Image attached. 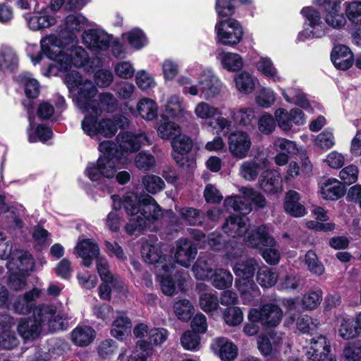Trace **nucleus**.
Wrapping results in <instances>:
<instances>
[{
  "mask_svg": "<svg viewBox=\"0 0 361 361\" xmlns=\"http://www.w3.org/2000/svg\"><path fill=\"white\" fill-rule=\"evenodd\" d=\"M111 212H120L123 207L129 216V223L125 226H149L159 219L164 212L154 197L149 195H139L130 192L121 200L118 195H113Z\"/></svg>",
  "mask_w": 361,
  "mask_h": 361,
  "instance_id": "f257e3e1",
  "label": "nucleus"
},
{
  "mask_svg": "<svg viewBox=\"0 0 361 361\" xmlns=\"http://www.w3.org/2000/svg\"><path fill=\"white\" fill-rule=\"evenodd\" d=\"M58 39L52 37L41 41V50L36 55H31L32 61L36 64L39 63L43 55L55 62V66L59 71H66L72 66L81 68L88 61L87 52L81 47H76L70 51V54L62 49L63 44H56Z\"/></svg>",
  "mask_w": 361,
  "mask_h": 361,
  "instance_id": "f03ea898",
  "label": "nucleus"
},
{
  "mask_svg": "<svg viewBox=\"0 0 361 361\" xmlns=\"http://www.w3.org/2000/svg\"><path fill=\"white\" fill-rule=\"evenodd\" d=\"M98 149L101 154L97 161L88 162L84 174L91 181L99 184L114 178L121 154L116 149V143L111 140L101 142Z\"/></svg>",
  "mask_w": 361,
  "mask_h": 361,
  "instance_id": "7ed1b4c3",
  "label": "nucleus"
},
{
  "mask_svg": "<svg viewBox=\"0 0 361 361\" xmlns=\"http://www.w3.org/2000/svg\"><path fill=\"white\" fill-rule=\"evenodd\" d=\"M128 119L122 115H116L113 118H103L99 120L97 116L86 115L81 123L83 131L91 137L102 135L110 138L114 137L118 130L126 129L128 126Z\"/></svg>",
  "mask_w": 361,
  "mask_h": 361,
  "instance_id": "20e7f679",
  "label": "nucleus"
},
{
  "mask_svg": "<svg viewBox=\"0 0 361 361\" xmlns=\"http://www.w3.org/2000/svg\"><path fill=\"white\" fill-rule=\"evenodd\" d=\"M245 243L247 246L255 248L267 247L262 252L264 259L271 265L279 264L281 253L275 248L276 241L268 234L265 227H250L245 235Z\"/></svg>",
  "mask_w": 361,
  "mask_h": 361,
  "instance_id": "39448f33",
  "label": "nucleus"
},
{
  "mask_svg": "<svg viewBox=\"0 0 361 361\" xmlns=\"http://www.w3.org/2000/svg\"><path fill=\"white\" fill-rule=\"evenodd\" d=\"M216 41L224 46L235 47L242 40L244 32L235 18L221 19L215 25Z\"/></svg>",
  "mask_w": 361,
  "mask_h": 361,
  "instance_id": "423d86ee",
  "label": "nucleus"
},
{
  "mask_svg": "<svg viewBox=\"0 0 361 361\" xmlns=\"http://www.w3.org/2000/svg\"><path fill=\"white\" fill-rule=\"evenodd\" d=\"M282 318L283 310L273 302L261 304L258 308H252L248 313V319L259 322L266 328L277 326Z\"/></svg>",
  "mask_w": 361,
  "mask_h": 361,
  "instance_id": "0eeeda50",
  "label": "nucleus"
},
{
  "mask_svg": "<svg viewBox=\"0 0 361 361\" xmlns=\"http://www.w3.org/2000/svg\"><path fill=\"white\" fill-rule=\"evenodd\" d=\"M38 318L41 319L43 325H47L48 330L51 332L66 330L70 319L67 313L57 312L56 307L49 304L39 305Z\"/></svg>",
  "mask_w": 361,
  "mask_h": 361,
  "instance_id": "6e6552de",
  "label": "nucleus"
},
{
  "mask_svg": "<svg viewBox=\"0 0 361 361\" xmlns=\"http://www.w3.org/2000/svg\"><path fill=\"white\" fill-rule=\"evenodd\" d=\"M224 233H212L208 237V244L215 251H220L224 249L228 250L229 247L234 248L237 244L228 239L229 237L236 238L243 237L245 242V235L249 232L250 227H222Z\"/></svg>",
  "mask_w": 361,
  "mask_h": 361,
  "instance_id": "1a4fd4ad",
  "label": "nucleus"
},
{
  "mask_svg": "<svg viewBox=\"0 0 361 361\" xmlns=\"http://www.w3.org/2000/svg\"><path fill=\"white\" fill-rule=\"evenodd\" d=\"M171 146L173 159L179 166L190 167L195 162L194 157L190 158L188 156L193 147V142L190 137L180 133L172 140Z\"/></svg>",
  "mask_w": 361,
  "mask_h": 361,
  "instance_id": "9d476101",
  "label": "nucleus"
},
{
  "mask_svg": "<svg viewBox=\"0 0 361 361\" xmlns=\"http://www.w3.org/2000/svg\"><path fill=\"white\" fill-rule=\"evenodd\" d=\"M39 306L33 311L32 317L21 318L17 326V331L25 341H34L37 338L42 331V322L38 318Z\"/></svg>",
  "mask_w": 361,
  "mask_h": 361,
  "instance_id": "9b49d317",
  "label": "nucleus"
},
{
  "mask_svg": "<svg viewBox=\"0 0 361 361\" xmlns=\"http://www.w3.org/2000/svg\"><path fill=\"white\" fill-rule=\"evenodd\" d=\"M142 257L146 263L154 264L157 267L161 266V269L165 273L170 272L173 269L171 264H166V255L158 244L145 243L141 247Z\"/></svg>",
  "mask_w": 361,
  "mask_h": 361,
  "instance_id": "f8f14e48",
  "label": "nucleus"
},
{
  "mask_svg": "<svg viewBox=\"0 0 361 361\" xmlns=\"http://www.w3.org/2000/svg\"><path fill=\"white\" fill-rule=\"evenodd\" d=\"M310 347L306 351V355L312 361H336L335 357H329L331 351L330 342L323 335H319L310 340Z\"/></svg>",
  "mask_w": 361,
  "mask_h": 361,
  "instance_id": "ddd939ff",
  "label": "nucleus"
},
{
  "mask_svg": "<svg viewBox=\"0 0 361 361\" xmlns=\"http://www.w3.org/2000/svg\"><path fill=\"white\" fill-rule=\"evenodd\" d=\"M74 253L82 258V264L85 267H91L93 260L101 256L98 243L92 238L79 240L74 248Z\"/></svg>",
  "mask_w": 361,
  "mask_h": 361,
  "instance_id": "4468645a",
  "label": "nucleus"
},
{
  "mask_svg": "<svg viewBox=\"0 0 361 361\" xmlns=\"http://www.w3.org/2000/svg\"><path fill=\"white\" fill-rule=\"evenodd\" d=\"M228 144L229 151L233 157L243 159L247 157L252 142L246 132L235 131L229 135Z\"/></svg>",
  "mask_w": 361,
  "mask_h": 361,
  "instance_id": "2eb2a0df",
  "label": "nucleus"
},
{
  "mask_svg": "<svg viewBox=\"0 0 361 361\" xmlns=\"http://www.w3.org/2000/svg\"><path fill=\"white\" fill-rule=\"evenodd\" d=\"M197 255V247L192 241L187 238H180L177 240L174 257L178 264L188 268Z\"/></svg>",
  "mask_w": 361,
  "mask_h": 361,
  "instance_id": "dca6fc26",
  "label": "nucleus"
},
{
  "mask_svg": "<svg viewBox=\"0 0 361 361\" xmlns=\"http://www.w3.org/2000/svg\"><path fill=\"white\" fill-rule=\"evenodd\" d=\"M33 265V258L29 252L23 250H15L7 263V268L11 272H20L25 274L32 270Z\"/></svg>",
  "mask_w": 361,
  "mask_h": 361,
  "instance_id": "f3484780",
  "label": "nucleus"
},
{
  "mask_svg": "<svg viewBox=\"0 0 361 361\" xmlns=\"http://www.w3.org/2000/svg\"><path fill=\"white\" fill-rule=\"evenodd\" d=\"M260 189L267 195H275L283 190V180L280 173L276 170L264 171L259 179Z\"/></svg>",
  "mask_w": 361,
  "mask_h": 361,
  "instance_id": "a211bd4d",
  "label": "nucleus"
},
{
  "mask_svg": "<svg viewBox=\"0 0 361 361\" xmlns=\"http://www.w3.org/2000/svg\"><path fill=\"white\" fill-rule=\"evenodd\" d=\"M320 5L323 6L326 12V23L334 28H341L345 24L346 20L341 13V1L338 0H322Z\"/></svg>",
  "mask_w": 361,
  "mask_h": 361,
  "instance_id": "6ab92c4d",
  "label": "nucleus"
},
{
  "mask_svg": "<svg viewBox=\"0 0 361 361\" xmlns=\"http://www.w3.org/2000/svg\"><path fill=\"white\" fill-rule=\"evenodd\" d=\"M243 199V196L240 195L227 197L225 199L224 205L226 207L232 208L235 212H239L240 214L229 216L222 226H228L229 223L233 226H246L245 222V213H243V211L247 210V207Z\"/></svg>",
  "mask_w": 361,
  "mask_h": 361,
  "instance_id": "aec40b11",
  "label": "nucleus"
},
{
  "mask_svg": "<svg viewBox=\"0 0 361 361\" xmlns=\"http://www.w3.org/2000/svg\"><path fill=\"white\" fill-rule=\"evenodd\" d=\"M82 39L86 46L92 50H106L111 42V36L104 31L97 29H90L84 31Z\"/></svg>",
  "mask_w": 361,
  "mask_h": 361,
  "instance_id": "412c9836",
  "label": "nucleus"
},
{
  "mask_svg": "<svg viewBox=\"0 0 361 361\" xmlns=\"http://www.w3.org/2000/svg\"><path fill=\"white\" fill-rule=\"evenodd\" d=\"M331 60L338 70L346 71L354 63V55L344 44L335 45L331 52Z\"/></svg>",
  "mask_w": 361,
  "mask_h": 361,
  "instance_id": "4be33fe9",
  "label": "nucleus"
},
{
  "mask_svg": "<svg viewBox=\"0 0 361 361\" xmlns=\"http://www.w3.org/2000/svg\"><path fill=\"white\" fill-rule=\"evenodd\" d=\"M116 139L119 142L118 146L116 144V149L121 154V160L125 154L137 152L142 146L140 135L130 132H121Z\"/></svg>",
  "mask_w": 361,
  "mask_h": 361,
  "instance_id": "5701e85b",
  "label": "nucleus"
},
{
  "mask_svg": "<svg viewBox=\"0 0 361 361\" xmlns=\"http://www.w3.org/2000/svg\"><path fill=\"white\" fill-rule=\"evenodd\" d=\"M212 348L222 361H233L238 355L237 345L224 337L216 338Z\"/></svg>",
  "mask_w": 361,
  "mask_h": 361,
  "instance_id": "b1692460",
  "label": "nucleus"
},
{
  "mask_svg": "<svg viewBox=\"0 0 361 361\" xmlns=\"http://www.w3.org/2000/svg\"><path fill=\"white\" fill-rule=\"evenodd\" d=\"M40 290L34 288L31 290L17 298L13 303L14 312L18 314H29L35 307L34 301L39 297Z\"/></svg>",
  "mask_w": 361,
  "mask_h": 361,
  "instance_id": "393cba45",
  "label": "nucleus"
},
{
  "mask_svg": "<svg viewBox=\"0 0 361 361\" xmlns=\"http://www.w3.org/2000/svg\"><path fill=\"white\" fill-rule=\"evenodd\" d=\"M213 256L209 252H201L192 268L195 278L198 280L209 279L212 272Z\"/></svg>",
  "mask_w": 361,
  "mask_h": 361,
  "instance_id": "a878e982",
  "label": "nucleus"
},
{
  "mask_svg": "<svg viewBox=\"0 0 361 361\" xmlns=\"http://www.w3.org/2000/svg\"><path fill=\"white\" fill-rule=\"evenodd\" d=\"M300 195L295 190H289L286 195L283 207L288 214L294 217H300L305 214V207L300 203Z\"/></svg>",
  "mask_w": 361,
  "mask_h": 361,
  "instance_id": "bb28decb",
  "label": "nucleus"
},
{
  "mask_svg": "<svg viewBox=\"0 0 361 361\" xmlns=\"http://www.w3.org/2000/svg\"><path fill=\"white\" fill-rule=\"evenodd\" d=\"M346 186L336 179L326 180L322 187V194L326 200H336L343 197L346 192Z\"/></svg>",
  "mask_w": 361,
  "mask_h": 361,
  "instance_id": "cd10ccee",
  "label": "nucleus"
},
{
  "mask_svg": "<svg viewBox=\"0 0 361 361\" xmlns=\"http://www.w3.org/2000/svg\"><path fill=\"white\" fill-rule=\"evenodd\" d=\"M199 84L201 96L205 99L215 97L221 91L220 82L214 75L202 78L199 81Z\"/></svg>",
  "mask_w": 361,
  "mask_h": 361,
  "instance_id": "c85d7f7f",
  "label": "nucleus"
},
{
  "mask_svg": "<svg viewBox=\"0 0 361 361\" xmlns=\"http://www.w3.org/2000/svg\"><path fill=\"white\" fill-rule=\"evenodd\" d=\"M95 335L94 330L89 326H77L71 333L72 341L78 346H87Z\"/></svg>",
  "mask_w": 361,
  "mask_h": 361,
  "instance_id": "c756f323",
  "label": "nucleus"
},
{
  "mask_svg": "<svg viewBox=\"0 0 361 361\" xmlns=\"http://www.w3.org/2000/svg\"><path fill=\"white\" fill-rule=\"evenodd\" d=\"M157 133L161 139L173 140L180 133V128L176 123L169 121L167 116L161 115Z\"/></svg>",
  "mask_w": 361,
  "mask_h": 361,
  "instance_id": "7c9ffc66",
  "label": "nucleus"
},
{
  "mask_svg": "<svg viewBox=\"0 0 361 361\" xmlns=\"http://www.w3.org/2000/svg\"><path fill=\"white\" fill-rule=\"evenodd\" d=\"M210 276L212 284L216 289L226 290L232 286L233 281V275L225 269H216Z\"/></svg>",
  "mask_w": 361,
  "mask_h": 361,
  "instance_id": "2f4dec72",
  "label": "nucleus"
},
{
  "mask_svg": "<svg viewBox=\"0 0 361 361\" xmlns=\"http://www.w3.org/2000/svg\"><path fill=\"white\" fill-rule=\"evenodd\" d=\"M258 266L257 260L251 258L236 263L233 270L235 276L239 278L253 279Z\"/></svg>",
  "mask_w": 361,
  "mask_h": 361,
  "instance_id": "473e14b6",
  "label": "nucleus"
},
{
  "mask_svg": "<svg viewBox=\"0 0 361 361\" xmlns=\"http://www.w3.org/2000/svg\"><path fill=\"white\" fill-rule=\"evenodd\" d=\"M238 8L237 0H216L215 11L221 19L233 18Z\"/></svg>",
  "mask_w": 361,
  "mask_h": 361,
  "instance_id": "72a5a7b5",
  "label": "nucleus"
},
{
  "mask_svg": "<svg viewBox=\"0 0 361 361\" xmlns=\"http://www.w3.org/2000/svg\"><path fill=\"white\" fill-rule=\"evenodd\" d=\"M140 115L147 121H152L157 117V106L155 102L149 98H143L137 104Z\"/></svg>",
  "mask_w": 361,
  "mask_h": 361,
  "instance_id": "f704fd0d",
  "label": "nucleus"
},
{
  "mask_svg": "<svg viewBox=\"0 0 361 361\" xmlns=\"http://www.w3.org/2000/svg\"><path fill=\"white\" fill-rule=\"evenodd\" d=\"M53 137V131L51 127L46 124H38L34 132H28V141L35 143L38 141L44 143Z\"/></svg>",
  "mask_w": 361,
  "mask_h": 361,
  "instance_id": "c9c22d12",
  "label": "nucleus"
},
{
  "mask_svg": "<svg viewBox=\"0 0 361 361\" xmlns=\"http://www.w3.org/2000/svg\"><path fill=\"white\" fill-rule=\"evenodd\" d=\"M279 276L276 271L268 267L259 268L257 275V282L264 288L274 286L278 280Z\"/></svg>",
  "mask_w": 361,
  "mask_h": 361,
  "instance_id": "e433bc0d",
  "label": "nucleus"
},
{
  "mask_svg": "<svg viewBox=\"0 0 361 361\" xmlns=\"http://www.w3.org/2000/svg\"><path fill=\"white\" fill-rule=\"evenodd\" d=\"M320 322L316 318L307 314L301 315L297 318L296 327L303 334H312L318 329Z\"/></svg>",
  "mask_w": 361,
  "mask_h": 361,
  "instance_id": "4c0bfd02",
  "label": "nucleus"
},
{
  "mask_svg": "<svg viewBox=\"0 0 361 361\" xmlns=\"http://www.w3.org/2000/svg\"><path fill=\"white\" fill-rule=\"evenodd\" d=\"M78 101L80 104L92 100L95 97L97 90L94 83L89 80H85L78 87Z\"/></svg>",
  "mask_w": 361,
  "mask_h": 361,
  "instance_id": "58836bf2",
  "label": "nucleus"
},
{
  "mask_svg": "<svg viewBox=\"0 0 361 361\" xmlns=\"http://www.w3.org/2000/svg\"><path fill=\"white\" fill-rule=\"evenodd\" d=\"M235 287L242 297L248 299L255 297L258 292V288L253 279L239 278L235 281Z\"/></svg>",
  "mask_w": 361,
  "mask_h": 361,
  "instance_id": "ea45409f",
  "label": "nucleus"
},
{
  "mask_svg": "<svg viewBox=\"0 0 361 361\" xmlns=\"http://www.w3.org/2000/svg\"><path fill=\"white\" fill-rule=\"evenodd\" d=\"M127 39L131 47L140 50L148 44V39L143 32L139 27H135L126 33Z\"/></svg>",
  "mask_w": 361,
  "mask_h": 361,
  "instance_id": "a19ab883",
  "label": "nucleus"
},
{
  "mask_svg": "<svg viewBox=\"0 0 361 361\" xmlns=\"http://www.w3.org/2000/svg\"><path fill=\"white\" fill-rule=\"evenodd\" d=\"M221 64L224 69L230 72H236L243 67V58L235 53H226L221 59Z\"/></svg>",
  "mask_w": 361,
  "mask_h": 361,
  "instance_id": "79ce46f5",
  "label": "nucleus"
},
{
  "mask_svg": "<svg viewBox=\"0 0 361 361\" xmlns=\"http://www.w3.org/2000/svg\"><path fill=\"white\" fill-rule=\"evenodd\" d=\"M235 83L237 89L245 94L252 92L255 87L254 80L252 75L246 72L243 71L235 77Z\"/></svg>",
  "mask_w": 361,
  "mask_h": 361,
  "instance_id": "37998d69",
  "label": "nucleus"
},
{
  "mask_svg": "<svg viewBox=\"0 0 361 361\" xmlns=\"http://www.w3.org/2000/svg\"><path fill=\"white\" fill-rule=\"evenodd\" d=\"M173 307L175 314L180 320L183 322L188 321L193 313V306L187 299L176 301Z\"/></svg>",
  "mask_w": 361,
  "mask_h": 361,
  "instance_id": "c03bdc74",
  "label": "nucleus"
},
{
  "mask_svg": "<svg viewBox=\"0 0 361 361\" xmlns=\"http://www.w3.org/2000/svg\"><path fill=\"white\" fill-rule=\"evenodd\" d=\"M323 293L321 289L311 290L303 295L302 305L303 308L312 310L316 309L322 301Z\"/></svg>",
  "mask_w": 361,
  "mask_h": 361,
  "instance_id": "a18cd8bd",
  "label": "nucleus"
},
{
  "mask_svg": "<svg viewBox=\"0 0 361 361\" xmlns=\"http://www.w3.org/2000/svg\"><path fill=\"white\" fill-rule=\"evenodd\" d=\"M231 118L235 125L248 127L255 118L254 112L251 109H240L231 111Z\"/></svg>",
  "mask_w": 361,
  "mask_h": 361,
  "instance_id": "49530a36",
  "label": "nucleus"
},
{
  "mask_svg": "<svg viewBox=\"0 0 361 361\" xmlns=\"http://www.w3.org/2000/svg\"><path fill=\"white\" fill-rule=\"evenodd\" d=\"M95 261L97 272L102 281L121 283V281L114 277L110 271L109 264L104 257L101 255Z\"/></svg>",
  "mask_w": 361,
  "mask_h": 361,
  "instance_id": "de8ad7c7",
  "label": "nucleus"
},
{
  "mask_svg": "<svg viewBox=\"0 0 361 361\" xmlns=\"http://www.w3.org/2000/svg\"><path fill=\"white\" fill-rule=\"evenodd\" d=\"M242 194L246 201L250 202V204L259 209H263L267 205L265 197L253 188H243Z\"/></svg>",
  "mask_w": 361,
  "mask_h": 361,
  "instance_id": "09e8293b",
  "label": "nucleus"
},
{
  "mask_svg": "<svg viewBox=\"0 0 361 361\" xmlns=\"http://www.w3.org/2000/svg\"><path fill=\"white\" fill-rule=\"evenodd\" d=\"M304 262L308 270L313 274L321 276L324 273V267L314 251L309 250L307 252Z\"/></svg>",
  "mask_w": 361,
  "mask_h": 361,
  "instance_id": "8fccbe9b",
  "label": "nucleus"
},
{
  "mask_svg": "<svg viewBox=\"0 0 361 361\" xmlns=\"http://www.w3.org/2000/svg\"><path fill=\"white\" fill-rule=\"evenodd\" d=\"M343 356L347 361H361V341L348 342L343 347Z\"/></svg>",
  "mask_w": 361,
  "mask_h": 361,
  "instance_id": "3c124183",
  "label": "nucleus"
},
{
  "mask_svg": "<svg viewBox=\"0 0 361 361\" xmlns=\"http://www.w3.org/2000/svg\"><path fill=\"white\" fill-rule=\"evenodd\" d=\"M345 13L352 23L361 25V1L345 2Z\"/></svg>",
  "mask_w": 361,
  "mask_h": 361,
  "instance_id": "603ef678",
  "label": "nucleus"
},
{
  "mask_svg": "<svg viewBox=\"0 0 361 361\" xmlns=\"http://www.w3.org/2000/svg\"><path fill=\"white\" fill-rule=\"evenodd\" d=\"M145 189L151 194H156L164 189L165 183L164 180L156 175H147L142 179Z\"/></svg>",
  "mask_w": 361,
  "mask_h": 361,
  "instance_id": "864d4df0",
  "label": "nucleus"
},
{
  "mask_svg": "<svg viewBox=\"0 0 361 361\" xmlns=\"http://www.w3.org/2000/svg\"><path fill=\"white\" fill-rule=\"evenodd\" d=\"M199 304L202 310L207 312L216 310L219 307V300L216 294L202 293L200 295Z\"/></svg>",
  "mask_w": 361,
  "mask_h": 361,
  "instance_id": "5fc2aeb1",
  "label": "nucleus"
},
{
  "mask_svg": "<svg viewBox=\"0 0 361 361\" xmlns=\"http://www.w3.org/2000/svg\"><path fill=\"white\" fill-rule=\"evenodd\" d=\"M359 333L355 322L353 319H342L338 329V334L342 338L349 340L357 336Z\"/></svg>",
  "mask_w": 361,
  "mask_h": 361,
  "instance_id": "6e6d98bb",
  "label": "nucleus"
},
{
  "mask_svg": "<svg viewBox=\"0 0 361 361\" xmlns=\"http://www.w3.org/2000/svg\"><path fill=\"white\" fill-rule=\"evenodd\" d=\"M56 23L54 17L50 15L39 14L30 18L29 25L33 30H39L47 28Z\"/></svg>",
  "mask_w": 361,
  "mask_h": 361,
  "instance_id": "4d7b16f0",
  "label": "nucleus"
},
{
  "mask_svg": "<svg viewBox=\"0 0 361 361\" xmlns=\"http://www.w3.org/2000/svg\"><path fill=\"white\" fill-rule=\"evenodd\" d=\"M87 22V19L82 15L69 14L65 18V25L70 32L82 31Z\"/></svg>",
  "mask_w": 361,
  "mask_h": 361,
  "instance_id": "13d9d810",
  "label": "nucleus"
},
{
  "mask_svg": "<svg viewBox=\"0 0 361 361\" xmlns=\"http://www.w3.org/2000/svg\"><path fill=\"white\" fill-rule=\"evenodd\" d=\"M224 322L231 326L240 324L243 319L241 310L238 307H227L223 314Z\"/></svg>",
  "mask_w": 361,
  "mask_h": 361,
  "instance_id": "bf43d9fd",
  "label": "nucleus"
},
{
  "mask_svg": "<svg viewBox=\"0 0 361 361\" xmlns=\"http://www.w3.org/2000/svg\"><path fill=\"white\" fill-rule=\"evenodd\" d=\"M154 164L155 159L151 154L140 152L135 157V165L140 170L149 171L154 166Z\"/></svg>",
  "mask_w": 361,
  "mask_h": 361,
  "instance_id": "052dcab7",
  "label": "nucleus"
},
{
  "mask_svg": "<svg viewBox=\"0 0 361 361\" xmlns=\"http://www.w3.org/2000/svg\"><path fill=\"white\" fill-rule=\"evenodd\" d=\"M301 14L305 18V23H308L309 26L314 30L317 26H321L320 13L311 6H306L302 8Z\"/></svg>",
  "mask_w": 361,
  "mask_h": 361,
  "instance_id": "680f3d73",
  "label": "nucleus"
},
{
  "mask_svg": "<svg viewBox=\"0 0 361 361\" xmlns=\"http://www.w3.org/2000/svg\"><path fill=\"white\" fill-rule=\"evenodd\" d=\"M359 171L356 166L351 164L343 168L339 173L341 183L346 186L357 180Z\"/></svg>",
  "mask_w": 361,
  "mask_h": 361,
  "instance_id": "e2e57ef3",
  "label": "nucleus"
},
{
  "mask_svg": "<svg viewBox=\"0 0 361 361\" xmlns=\"http://www.w3.org/2000/svg\"><path fill=\"white\" fill-rule=\"evenodd\" d=\"M65 73L63 76V82L68 88L70 92L75 91L85 80L82 79V75L77 71H63Z\"/></svg>",
  "mask_w": 361,
  "mask_h": 361,
  "instance_id": "0e129e2a",
  "label": "nucleus"
},
{
  "mask_svg": "<svg viewBox=\"0 0 361 361\" xmlns=\"http://www.w3.org/2000/svg\"><path fill=\"white\" fill-rule=\"evenodd\" d=\"M180 343L185 350H193L200 345V337L194 331H186L180 338Z\"/></svg>",
  "mask_w": 361,
  "mask_h": 361,
  "instance_id": "69168bd1",
  "label": "nucleus"
},
{
  "mask_svg": "<svg viewBox=\"0 0 361 361\" xmlns=\"http://www.w3.org/2000/svg\"><path fill=\"white\" fill-rule=\"evenodd\" d=\"M200 212V210L198 209L185 207L180 210L179 214L183 220L190 224V226H203V223L201 221L196 224V221L199 219Z\"/></svg>",
  "mask_w": 361,
  "mask_h": 361,
  "instance_id": "338daca9",
  "label": "nucleus"
},
{
  "mask_svg": "<svg viewBox=\"0 0 361 361\" xmlns=\"http://www.w3.org/2000/svg\"><path fill=\"white\" fill-rule=\"evenodd\" d=\"M19 340L15 332L11 331H2L0 334V347L6 350H11L17 347Z\"/></svg>",
  "mask_w": 361,
  "mask_h": 361,
  "instance_id": "774afa93",
  "label": "nucleus"
}]
</instances>
